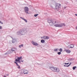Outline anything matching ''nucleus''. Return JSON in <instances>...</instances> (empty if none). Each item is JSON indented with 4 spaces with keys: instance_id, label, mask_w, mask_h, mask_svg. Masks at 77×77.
<instances>
[{
    "instance_id": "obj_21",
    "label": "nucleus",
    "mask_w": 77,
    "mask_h": 77,
    "mask_svg": "<svg viewBox=\"0 0 77 77\" xmlns=\"http://www.w3.org/2000/svg\"><path fill=\"white\" fill-rule=\"evenodd\" d=\"M59 51H60V52H62V48H60L59 49Z\"/></svg>"
},
{
    "instance_id": "obj_8",
    "label": "nucleus",
    "mask_w": 77,
    "mask_h": 77,
    "mask_svg": "<svg viewBox=\"0 0 77 77\" xmlns=\"http://www.w3.org/2000/svg\"><path fill=\"white\" fill-rule=\"evenodd\" d=\"M32 43L33 45H35V46H37V45H38V43L36 42H34L33 41H32Z\"/></svg>"
},
{
    "instance_id": "obj_30",
    "label": "nucleus",
    "mask_w": 77,
    "mask_h": 77,
    "mask_svg": "<svg viewBox=\"0 0 77 77\" xmlns=\"http://www.w3.org/2000/svg\"><path fill=\"white\" fill-rule=\"evenodd\" d=\"M76 30H77V26L76 27Z\"/></svg>"
},
{
    "instance_id": "obj_23",
    "label": "nucleus",
    "mask_w": 77,
    "mask_h": 77,
    "mask_svg": "<svg viewBox=\"0 0 77 77\" xmlns=\"http://www.w3.org/2000/svg\"><path fill=\"white\" fill-rule=\"evenodd\" d=\"M38 14H35L34 17H37V16H38Z\"/></svg>"
},
{
    "instance_id": "obj_18",
    "label": "nucleus",
    "mask_w": 77,
    "mask_h": 77,
    "mask_svg": "<svg viewBox=\"0 0 77 77\" xmlns=\"http://www.w3.org/2000/svg\"><path fill=\"white\" fill-rule=\"evenodd\" d=\"M21 47H23V44H21L19 46V48H21Z\"/></svg>"
},
{
    "instance_id": "obj_27",
    "label": "nucleus",
    "mask_w": 77,
    "mask_h": 77,
    "mask_svg": "<svg viewBox=\"0 0 77 77\" xmlns=\"http://www.w3.org/2000/svg\"><path fill=\"white\" fill-rule=\"evenodd\" d=\"M0 23H1V24H3V23L2 22H1V21H0Z\"/></svg>"
},
{
    "instance_id": "obj_11",
    "label": "nucleus",
    "mask_w": 77,
    "mask_h": 77,
    "mask_svg": "<svg viewBox=\"0 0 77 77\" xmlns=\"http://www.w3.org/2000/svg\"><path fill=\"white\" fill-rule=\"evenodd\" d=\"M68 48H73V47H74V45H69L68 46Z\"/></svg>"
},
{
    "instance_id": "obj_17",
    "label": "nucleus",
    "mask_w": 77,
    "mask_h": 77,
    "mask_svg": "<svg viewBox=\"0 0 77 77\" xmlns=\"http://www.w3.org/2000/svg\"><path fill=\"white\" fill-rule=\"evenodd\" d=\"M14 63H16V64L17 65V66H18V67H17L19 69V68H20V66H19L18 65V63L17 62L15 61Z\"/></svg>"
},
{
    "instance_id": "obj_14",
    "label": "nucleus",
    "mask_w": 77,
    "mask_h": 77,
    "mask_svg": "<svg viewBox=\"0 0 77 77\" xmlns=\"http://www.w3.org/2000/svg\"><path fill=\"white\" fill-rule=\"evenodd\" d=\"M17 48H12L11 49V51H17Z\"/></svg>"
},
{
    "instance_id": "obj_7",
    "label": "nucleus",
    "mask_w": 77,
    "mask_h": 77,
    "mask_svg": "<svg viewBox=\"0 0 77 77\" xmlns=\"http://www.w3.org/2000/svg\"><path fill=\"white\" fill-rule=\"evenodd\" d=\"M25 12L26 14H28L29 12V8L27 7H26L24 8Z\"/></svg>"
},
{
    "instance_id": "obj_22",
    "label": "nucleus",
    "mask_w": 77,
    "mask_h": 77,
    "mask_svg": "<svg viewBox=\"0 0 77 77\" xmlns=\"http://www.w3.org/2000/svg\"><path fill=\"white\" fill-rule=\"evenodd\" d=\"M75 68H76V66H74L73 67V69L74 70V69H75Z\"/></svg>"
},
{
    "instance_id": "obj_33",
    "label": "nucleus",
    "mask_w": 77,
    "mask_h": 77,
    "mask_svg": "<svg viewBox=\"0 0 77 77\" xmlns=\"http://www.w3.org/2000/svg\"><path fill=\"white\" fill-rule=\"evenodd\" d=\"M4 77H6V76H4Z\"/></svg>"
},
{
    "instance_id": "obj_9",
    "label": "nucleus",
    "mask_w": 77,
    "mask_h": 77,
    "mask_svg": "<svg viewBox=\"0 0 77 77\" xmlns=\"http://www.w3.org/2000/svg\"><path fill=\"white\" fill-rule=\"evenodd\" d=\"M22 71L23 72V73H24L25 74H28V71L26 69L22 70Z\"/></svg>"
},
{
    "instance_id": "obj_19",
    "label": "nucleus",
    "mask_w": 77,
    "mask_h": 77,
    "mask_svg": "<svg viewBox=\"0 0 77 77\" xmlns=\"http://www.w3.org/2000/svg\"><path fill=\"white\" fill-rule=\"evenodd\" d=\"M41 42L42 43H44V42H45V41L44 40H41Z\"/></svg>"
},
{
    "instance_id": "obj_15",
    "label": "nucleus",
    "mask_w": 77,
    "mask_h": 77,
    "mask_svg": "<svg viewBox=\"0 0 77 77\" xmlns=\"http://www.w3.org/2000/svg\"><path fill=\"white\" fill-rule=\"evenodd\" d=\"M23 31H24L25 32V33H26L27 32V28H24L23 29Z\"/></svg>"
},
{
    "instance_id": "obj_12",
    "label": "nucleus",
    "mask_w": 77,
    "mask_h": 77,
    "mask_svg": "<svg viewBox=\"0 0 77 77\" xmlns=\"http://www.w3.org/2000/svg\"><path fill=\"white\" fill-rule=\"evenodd\" d=\"M42 39H48V37L47 36H44L43 37H41Z\"/></svg>"
},
{
    "instance_id": "obj_24",
    "label": "nucleus",
    "mask_w": 77,
    "mask_h": 77,
    "mask_svg": "<svg viewBox=\"0 0 77 77\" xmlns=\"http://www.w3.org/2000/svg\"><path fill=\"white\" fill-rule=\"evenodd\" d=\"M58 54H59V55H60V54H61V52H59L57 53Z\"/></svg>"
},
{
    "instance_id": "obj_32",
    "label": "nucleus",
    "mask_w": 77,
    "mask_h": 77,
    "mask_svg": "<svg viewBox=\"0 0 77 77\" xmlns=\"http://www.w3.org/2000/svg\"><path fill=\"white\" fill-rule=\"evenodd\" d=\"M69 65V66H70V65H71V64H70Z\"/></svg>"
},
{
    "instance_id": "obj_29",
    "label": "nucleus",
    "mask_w": 77,
    "mask_h": 77,
    "mask_svg": "<svg viewBox=\"0 0 77 77\" xmlns=\"http://www.w3.org/2000/svg\"><path fill=\"white\" fill-rule=\"evenodd\" d=\"M69 66V65L66 66H67V67H68V66Z\"/></svg>"
},
{
    "instance_id": "obj_20",
    "label": "nucleus",
    "mask_w": 77,
    "mask_h": 77,
    "mask_svg": "<svg viewBox=\"0 0 77 77\" xmlns=\"http://www.w3.org/2000/svg\"><path fill=\"white\" fill-rule=\"evenodd\" d=\"M58 51V49L55 48L54 49V51Z\"/></svg>"
},
{
    "instance_id": "obj_4",
    "label": "nucleus",
    "mask_w": 77,
    "mask_h": 77,
    "mask_svg": "<svg viewBox=\"0 0 77 77\" xmlns=\"http://www.w3.org/2000/svg\"><path fill=\"white\" fill-rule=\"evenodd\" d=\"M49 69H51L53 71H54L55 72H56V71H57V72H59V69L56 68V67H50Z\"/></svg>"
},
{
    "instance_id": "obj_28",
    "label": "nucleus",
    "mask_w": 77,
    "mask_h": 77,
    "mask_svg": "<svg viewBox=\"0 0 77 77\" xmlns=\"http://www.w3.org/2000/svg\"><path fill=\"white\" fill-rule=\"evenodd\" d=\"M8 53H11V52H10V51H8Z\"/></svg>"
},
{
    "instance_id": "obj_26",
    "label": "nucleus",
    "mask_w": 77,
    "mask_h": 77,
    "mask_svg": "<svg viewBox=\"0 0 77 77\" xmlns=\"http://www.w3.org/2000/svg\"><path fill=\"white\" fill-rule=\"evenodd\" d=\"M2 26H0V29H2Z\"/></svg>"
},
{
    "instance_id": "obj_16",
    "label": "nucleus",
    "mask_w": 77,
    "mask_h": 77,
    "mask_svg": "<svg viewBox=\"0 0 77 77\" xmlns=\"http://www.w3.org/2000/svg\"><path fill=\"white\" fill-rule=\"evenodd\" d=\"M17 41V40L15 39H13V40L12 41V43H14V42H15Z\"/></svg>"
},
{
    "instance_id": "obj_13",
    "label": "nucleus",
    "mask_w": 77,
    "mask_h": 77,
    "mask_svg": "<svg viewBox=\"0 0 77 77\" xmlns=\"http://www.w3.org/2000/svg\"><path fill=\"white\" fill-rule=\"evenodd\" d=\"M20 18L22 19V20H24L26 23H27V20L24 19V17H21Z\"/></svg>"
},
{
    "instance_id": "obj_34",
    "label": "nucleus",
    "mask_w": 77,
    "mask_h": 77,
    "mask_svg": "<svg viewBox=\"0 0 77 77\" xmlns=\"http://www.w3.org/2000/svg\"><path fill=\"white\" fill-rule=\"evenodd\" d=\"M70 64H71V63H70Z\"/></svg>"
},
{
    "instance_id": "obj_1",
    "label": "nucleus",
    "mask_w": 77,
    "mask_h": 77,
    "mask_svg": "<svg viewBox=\"0 0 77 77\" xmlns=\"http://www.w3.org/2000/svg\"><path fill=\"white\" fill-rule=\"evenodd\" d=\"M57 23H58V21L56 19L51 20H49V23L50 26H52V25L54 24Z\"/></svg>"
},
{
    "instance_id": "obj_31",
    "label": "nucleus",
    "mask_w": 77,
    "mask_h": 77,
    "mask_svg": "<svg viewBox=\"0 0 77 77\" xmlns=\"http://www.w3.org/2000/svg\"><path fill=\"white\" fill-rule=\"evenodd\" d=\"M64 66H66V65H64Z\"/></svg>"
},
{
    "instance_id": "obj_2",
    "label": "nucleus",
    "mask_w": 77,
    "mask_h": 77,
    "mask_svg": "<svg viewBox=\"0 0 77 77\" xmlns=\"http://www.w3.org/2000/svg\"><path fill=\"white\" fill-rule=\"evenodd\" d=\"M22 57H16V59L15 61L16 62H18V63H20L21 62H24L23 60H22Z\"/></svg>"
},
{
    "instance_id": "obj_25",
    "label": "nucleus",
    "mask_w": 77,
    "mask_h": 77,
    "mask_svg": "<svg viewBox=\"0 0 77 77\" xmlns=\"http://www.w3.org/2000/svg\"><path fill=\"white\" fill-rule=\"evenodd\" d=\"M64 64H65V65H68V64H69V63H65Z\"/></svg>"
},
{
    "instance_id": "obj_10",
    "label": "nucleus",
    "mask_w": 77,
    "mask_h": 77,
    "mask_svg": "<svg viewBox=\"0 0 77 77\" xmlns=\"http://www.w3.org/2000/svg\"><path fill=\"white\" fill-rule=\"evenodd\" d=\"M64 51H66V53H71V51L68 49H64Z\"/></svg>"
},
{
    "instance_id": "obj_6",
    "label": "nucleus",
    "mask_w": 77,
    "mask_h": 77,
    "mask_svg": "<svg viewBox=\"0 0 77 77\" xmlns=\"http://www.w3.org/2000/svg\"><path fill=\"white\" fill-rule=\"evenodd\" d=\"M61 5L59 3H57L56 4V6L55 8V9H56V10H57L58 11L59 10V8L60 7Z\"/></svg>"
},
{
    "instance_id": "obj_3",
    "label": "nucleus",
    "mask_w": 77,
    "mask_h": 77,
    "mask_svg": "<svg viewBox=\"0 0 77 77\" xmlns=\"http://www.w3.org/2000/svg\"><path fill=\"white\" fill-rule=\"evenodd\" d=\"M17 35H24L26 34V33L23 30H20L17 32Z\"/></svg>"
},
{
    "instance_id": "obj_5",
    "label": "nucleus",
    "mask_w": 77,
    "mask_h": 77,
    "mask_svg": "<svg viewBox=\"0 0 77 77\" xmlns=\"http://www.w3.org/2000/svg\"><path fill=\"white\" fill-rule=\"evenodd\" d=\"M63 26H65V24L64 23H61V24H56L54 25V26L55 27H62Z\"/></svg>"
}]
</instances>
